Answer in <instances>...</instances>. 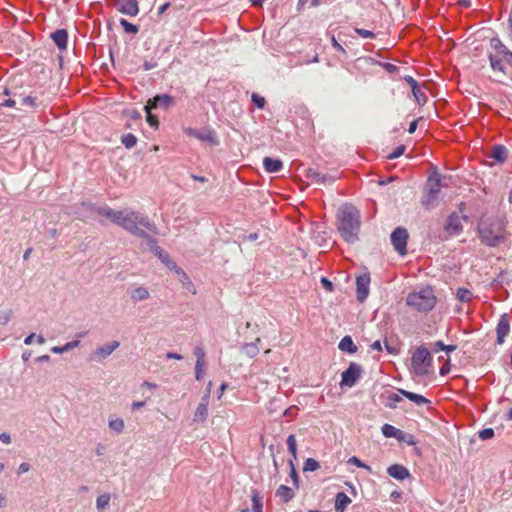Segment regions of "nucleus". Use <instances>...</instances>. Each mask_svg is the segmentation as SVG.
<instances>
[{"label":"nucleus","instance_id":"49","mask_svg":"<svg viewBox=\"0 0 512 512\" xmlns=\"http://www.w3.org/2000/svg\"><path fill=\"white\" fill-rule=\"evenodd\" d=\"M354 31L358 36L362 38L374 39L376 37L374 32L363 28H355Z\"/></svg>","mask_w":512,"mask_h":512},{"label":"nucleus","instance_id":"20","mask_svg":"<svg viewBox=\"0 0 512 512\" xmlns=\"http://www.w3.org/2000/svg\"><path fill=\"white\" fill-rule=\"evenodd\" d=\"M145 240L147 241V244L149 246V249L150 251L158 256V258L163 262V261H168V254L161 248L157 245V240L152 237L150 234L148 235V238H145Z\"/></svg>","mask_w":512,"mask_h":512},{"label":"nucleus","instance_id":"14","mask_svg":"<svg viewBox=\"0 0 512 512\" xmlns=\"http://www.w3.org/2000/svg\"><path fill=\"white\" fill-rule=\"evenodd\" d=\"M306 177L314 183L323 185H331L336 180V176L328 173H321L313 168H309L307 170Z\"/></svg>","mask_w":512,"mask_h":512},{"label":"nucleus","instance_id":"36","mask_svg":"<svg viewBox=\"0 0 512 512\" xmlns=\"http://www.w3.org/2000/svg\"><path fill=\"white\" fill-rule=\"evenodd\" d=\"M457 348L456 345H445L442 341H437L434 343L432 347V351L437 353L439 351H446L447 353H450L452 351H455Z\"/></svg>","mask_w":512,"mask_h":512},{"label":"nucleus","instance_id":"29","mask_svg":"<svg viewBox=\"0 0 512 512\" xmlns=\"http://www.w3.org/2000/svg\"><path fill=\"white\" fill-rule=\"evenodd\" d=\"M260 341V338H256L254 342L243 344L241 348L242 352L246 354L249 358L255 357L259 353L258 343Z\"/></svg>","mask_w":512,"mask_h":512},{"label":"nucleus","instance_id":"60","mask_svg":"<svg viewBox=\"0 0 512 512\" xmlns=\"http://www.w3.org/2000/svg\"><path fill=\"white\" fill-rule=\"evenodd\" d=\"M12 88L13 84H10L9 86H0L1 92L3 96H9L12 97Z\"/></svg>","mask_w":512,"mask_h":512},{"label":"nucleus","instance_id":"24","mask_svg":"<svg viewBox=\"0 0 512 512\" xmlns=\"http://www.w3.org/2000/svg\"><path fill=\"white\" fill-rule=\"evenodd\" d=\"M398 392L402 396L406 397L407 399H409L410 401L415 403L416 405H424V404L430 403V400H428L426 397H424L420 394H416V393H413V392H410V391H407L404 389H398Z\"/></svg>","mask_w":512,"mask_h":512},{"label":"nucleus","instance_id":"23","mask_svg":"<svg viewBox=\"0 0 512 512\" xmlns=\"http://www.w3.org/2000/svg\"><path fill=\"white\" fill-rule=\"evenodd\" d=\"M507 148L504 145L497 144L492 147L490 157L498 163H504L507 158Z\"/></svg>","mask_w":512,"mask_h":512},{"label":"nucleus","instance_id":"22","mask_svg":"<svg viewBox=\"0 0 512 512\" xmlns=\"http://www.w3.org/2000/svg\"><path fill=\"white\" fill-rule=\"evenodd\" d=\"M382 434L387 438H396L397 440H405V433L390 424H384L381 428Z\"/></svg>","mask_w":512,"mask_h":512},{"label":"nucleus","instance_id":"44","mask_svg":"<svg viewBox=\"0 0 512 512\" xmlns=\"http://www.w3.org/2000/svg\"><path fill=\"white\" fill-rule=\"evenodd\" d=\"M320 468V464L317 460L313 459V458H307L306 461L304 462V466H303V470L305 472H308V471H316Z\"/></svg>","mask_w":512,"mask_h":512},{"label":"nucleus","instance_id":"7","mask_svg":"<svg viewBox=\"0 0 512 512\" xmlns=\"http://www.w3.org/2000/svg\"><path fill=\"white\" fill-rule=\"evenodd\" d=\"M363 372V368L360 364L356 362H350L348 368L342 372L340 386L352 388L354 387L358 380L361 378Z\"/></svg>","mask_w":512,"mask_h":512},{"label":"nucleus","instance_id":"3","mask_svg":"<svg viewBox=\"0 0 512 512\" xmlns=\"http://www.w3.org/2000/svg\"><path fill=\"white\" fill-rule=\"evenodd\" d=\"M359 230V210L351 204L343 205L338 211V231L341 237L348 243H354L358 240Z\"/></svg>","mask_w":512,"mask_h":512},{"label":"nucleus","instance_id":"58","mask_svg":"<svg viewBox=\"0 0 512 512\" xmlns=\"http://www.w3.org/2000/svg\"><path fill=\"white\" fill-rule=\"evenodd\" d=\"M321 284L323 285L325 290H327L329 292H332L334 289L333 283L325 277L321 278Z\"/></svg>","mask_w":512,"mask_h":512},{"label":"nucleus","instance_id":"53","mask_svg":"<svg viewBox=\"0 0 512 512\" xmlns=\"http://www.w3.org/2000/svg\"><path fill=\"white\" fill-rule=\"evenodd\" d=\"M406 147L404 145H400L394 149V151L387 156L388 159H396L404 154Z\"/></svg>","mask_w":512,"mask_h":512},{"label":"nucleus","instance_id":"18","mask_svg":"<svg viewBox=\"0 0 512 512\" xmlns=\"http://www.w3.org/2000/svg\"><path fill=\"white\" fill-rule=\"evenodd\" d=\"M387 473L389 476L393 477L397 480H404L408 477H410L409 470L400 464H393L388 467Z\"/></svg>","mask_w":512,"mask_h":512},{"label":"nucleus","instance_id":"37","mask_svg":"<svg viewBox=\"0 0 512 512\" xmlns=\"http://www.w3.org/2000/svg\"><path fill=\"white\" fill-rule=\"evenodd\" d=\"M119 23L123 27L124 31L128 34H136L139 31V27L137 25L130 23L124 18H121Z\"/></svg>","mask_w":512,"mask_h":512},{"label":"nucleus","instance_id":"54","mask_svg":"<svg viewBox=\"0 0 512 512\" xmlns=\"http://www.w3.org/2000/svg\"><path fill=\"white\" fill-rule=\"evenodd\" d=\"M11 315V310L0 311V325H6L10 321Z\"/></svg>","mask_w":512,"mask_h":512},{"label":"nucleus","instance_id":"34","mask_svg":"<svg viewBox=\"0 0 512 512\" xmlns=\"http://www.w3.org/2000/svg\"><path fill=\"white\" fill-rule=\"evenodd\" d=\"M402 400V395L398 393H389L386 396L385 406L390 409H395L397 407V403Z\"/></svg>","mask_w":512,"mask_h":512},{"label":"nucleus","instance_id":"11","mask_svg":"<svg viewBox=\"0 0 512 512\" xmlns=\"http://www.w3.org/2000/svg\"><path fill=\"white\" fill-rule=\"evenodd\" d=\"M120 346V342L117 340H114L110 343H106L97 349H95L90 354V360L95 362H101L105 360L107 357H109L116 349H118Z\"/></svg>","mask_w":512,"mask_h":512},{"label":"nucleus","instance_id":"57","mask_svg":"<svg viewBox=\"0 0 512 512\" xmlns=\"http://www.w3.org/2000/svg\"><path fill=\"white\" fill-rule=\"evenodd\" d=\"M16 105L15 98L10 97L8 99H4L2 102H0V106L13 108Z\"/></svg>","mask_w":512,"mask_h":512},{"label":"nucleus","instance_id":"9","mask_svg":"<svg viewBox=\"0 0 512 512\" xmlns=\"http://www.w3.org/2000/svg\"><path fill=\"white\" fill-rule=\"evenodd\" d=\"M408 232L403 227H397L390 236L391 243L400 255H405L407 252V241H408Z\"/></svg>","mask_w":512,"mask_h":512},{"label":"nucleus","instance_id":"46","mask_svg":"<svg viewBox=\"0 0 512 512\" xmlns=\"http://www.w3.org/2000/svg\"><path fill=\"white\" fill-rule=\"evenodd\" d=\"M289 467H290V474L289 475H290V477L292 479L293 485L296 488H298L299 487V476H298V473L296 471V468H295L293 460L289 461Z\"/></svg>","mask_w":512,"mask_h":512},{"label":"nucleus","instance_id":"35","mask_svg":"<svg viewBox=\"0 0 512 512\" xmlns=\"http://www.w3.org/2000/svg\"><path fill=\"white\" fill-rule=\"evenodd\" d=\"M287 446H288V450L289 452L291 453L292 455V459L291 460H296L297 459V443H296V438L293 434L289 435L287 437Z\"/></svg>","mask_w":512,"mask_h":512},{"label":"nucleus","instance_id":"50","mask_svg":"<svg viewBox=\"0 0 512 512\" xmlns=\"http://www.w3.org/2000/svg\"><path fill=\"white\" fill-rule=\"evenodd\" d=\"M494 430L492 428H485L478 432V436L481 440H488L494 437Z\"/></svg>","mask_w":512,"mask_h":512},{"label":"nucleus","instance_id":"33","mask_svg":"<svg viewBox=\"0 0 512 512\" xmlns=\"http://www.w3.org/2000/svg\"><path fill=\"white\" fill-rule=\"evenodd\" d=\"M251 500L253 512H263L262 496L257 490L252 491Z\"/></svg>","mask_w":512,"mask_h":512},{"label":"nucleus","instance_id":"25","mask_svg":"<svg viewBox=\"0 0 512 512\" xmlns=\"http://www.w3.org/2000/svg\"><path fill=\"white\" fill-rule=\"evenodd\" d=\"M338 348L343 351V352H347L349 354H354L357 352L358 348L357 346L354 344L351 336H344L339 344H338Z\"/></svg>","mask_w":512,"mask_h":512},{"label":"nucleus","instance_id":"42","mask_svg":"<svg viewBox=\"0 0 512 512\" xmlns=\"http://www.w3.org/2000/svg\"><path fill=\"white\" fill-rule=\"evenodd\" d=\"M177 274L180 276L179 280L184 284L186 285V287L188 288L189 291H192L193 293H195V290L192 288H194L192 282L190 281V278L189 276L183 271V269L181 268H177Z\"/></svg>","mask_w":512,"mask_h":512},{"label":"nucleus","instance_id":"56","mask_svg":"<svg viewBox=\"0 0 512 512\" xmlns=\"http://www.w3.org/2000/svg\"><path fill=\"white\" fill-rule=\"evenodd\" d=\"M382 66L390 74H394V73H397L399 71V68L396 65L391 64V63H383Z\"/></svg>","mask_w":512,"mask_h":512},{"label":"nucleus","instance_id":"63","mask_svg":"<svg viewBox=\"0 0 512 512\" xmlns=\"http://www.w3.org/2000/svg\"><path fill=\"white\" fill-rule=\"evenodd\" d=\"M349 463L356 465L357 467L369 468L359 458L353 456L349 459Z\"/></svg>","mask_w":512,"mask_h":512},{"label":"nucleus","instance_id":"19","mask_svg":"<svg viewBox=\"0 0 512 512\" xmlns=\"http://www.w3.org/2000/svg\"><path fill=\"white\" fill-rule=\"evenodd\" d=\"M51 38L59 50L67 48L68 32L66 29H57L51 34Z\"/></svg>","mask_w":512,"mask_h":512},{"label":"nucleus","instance_id":"15","mask_svg":"<svg viewBox=\"0 0 512 512\" xmlns=\"http://www.w3.org/2000/svg\"><path fill=\"white\" fill-rule=\"evenodd\" d=\"M147 104L153 109L163 108L167 110L175 104V101L174 98L168 94H160L154 96L151 100L148 101Z\"/></svg>","mask_w":512,"mask_h":512},{"label":"nucleus","instance_id":"12","mask_svg":"<svg viewBox=\"0 0 512 512\" xmlns=\"http://www.w3.org/2000/svg\"><path fill=\"white\" fill-rule=\"evenodd\" d=\"M113 7L121 14L134 17L139 13L137 0H114Z\"/></svg>","mask_w":512,"mask_h":512},{"label":"nucleus","instance_id":"8","mask_svg":"<svg viewBox=\"0 0 512 512\" xmlns=\"http://www.w3.org/2000/svg\"><path fill=\"white\" fill-rule=\"evenodd\" d=\"M81 205L87 212H90L91 214H97L100 217L108 219L115 224L118 211L113 210L108 205H96L90 202H83Z\"/></svg>","mask_w":512,"mask_h":512},{"label":"nucleus","instance_id":"28","mask_svg":"<svg viewBox=\"0 0 512 512\" xmlns=\"http://www.w3.org/2000/svg\"><path fill=\"white\" fill-rule=\"evenodd\" d=\"M276 496H279L284 503H287L294 498L295 493L292 488L280 485L276 490Z\"/></svg>","mask_w":512,"mask_h":512},{"label":"nucleus","instance_id":"51","mask_svg":"<svg viewBox=\"0 0 512 512\" xmlns=\"http://www.w3.org/2000/svg\"><path fill=\"white\" fill-rule=\"evenodd\" d=\"M193 354L197 358L196 361H199L200 364H204V358L206 354L202 346H196L194 348Z\"/></svg>","mask_w":512,"mask_h":512},{"label":"nucleus","instance_id":"2","mask_svg":"<svg viewBox=\"0 0 512 512\" xmlns=\"http://www.w3.org/2000/svg\"><path fill=\"white\" fill-rule=\"evenodd\" d=\"M115 224L128 233L143 239L148 238L149 233L159 234L157 226L146 214L131 208L119 210Z\"/></svg>","mask_w":512,"mask_h":512},{"label":"nucleus","instance_id":"27","mask_svg":"<svg viewBox=\"0 0 512 512\" xmlns=\"http://www.w3.org/2000/svg\"><path fill=\"white\" fill-rule=\"evenodd\" d=\"M150 296V293L146 287L140 286L135 289H133L130 293V297L133 302H139L144 301L148 299Z\"/></svg>","mask_w":512,"mask_h":512},{"label":"nucleus","instance_id":"43","mask_svg":"<svg viewBox=\"0 0 512 512\" xmlns=\"http://www.w3.org/2000/svg\"><path fill=\"white\" fill-rule=\"evenodd\" d=\"M145 111H146V114H147V117H146V120L147 122L149 123V125L151 127H154V128H157L158 125H159V121H158V118L157 116L153 115L151 113V110L153 109L152 107H149L148 104L145 105L144 107Z\"/></svg>","mask_w":512,"mask_h":512},{"label":"nucleus","instance_id":"5","mask_svg":"<svg viewBox=\"0 0 512 512\" xmlns=\"http://www.w3.org/2000/svg\"><path fill=\"white\" fill-rule=\"evenodd\" d=\"M432 366V356L424 346L418 347L411 358V369L417 376H428Z\"/></svg>","mask_w":512,"mask_h":512},{"label":"nucleus","instance_id":"62","mask_svg":"<svg viewBox=\"0 0 512 512\" xmlns=\"http://www.w3.org/2000/svg\"><path fill=\"white\" fill-rule=\"evenodd\" d=\"M331 44L337 51L346 54V50L338 43L334 36L331 38Z\"/></svg>","mask_w":512,"mask_h":512},{"label":"nucleus","instance_id":"1","mask_svg":"<svg viewBox=\"0 0 512 512\" xmlns=\"http://www.w3.org/2000/svg\"><path fill=\"white\" fill-rule=\"evenodd\" d=\"M476 232L484 246L498 247L507 239V220L500 215H483L478 221Z\"/></svg>","mask_w":512,"mask_h":512},{"label":"nucleus","instance_id":"16","mask_svg":"<svg viewBox=\"0 0 512 512\" xmlns=\"http://www.w3.org/2000/svg\"><path fill=\"white\" fill-rule=\"evenodd\" d=\"M510 331V321L507 314H503L497 324L496 333H497V343L503 344L505 337L509 334Z\"/></svg>","mask_w":512,"mask_h":512},{"label":"nucleus","instance_id":"61","mask_svg":"<svg viewBox=\"0 0 512 512\" xmlns=\"http://www.w3.org/2000/svg\"><path fill=\"white\" fill-rule=\"evenodd\" d=\"M405 81L410 85L411 90H415L418 87V82L412 76H405Z\"/></svg>","mask_w":512,"mask_h":512},{"label":"nucleus","instance_id":"40","mask_svg":"<svg viewBox=\"0 0 512 512\" xmlns=\"http://www.w3.org/2000/svg\"><path fill=\"white\" fill-rule=\"evenodd\" d=\"M108 425H109V428L111 430L115 431L116 433H122L124 430V426H125L124 421L121 418L110 419Z\"/></svg>","mask_w":512,"mask_h":512},{"label":"nucleus","instance_id":"31","mask_svg":"<svg viewBox=\"0 0 512 512\" xmlns=\"http://www.w3.org/2000/svg\"><path fill=\"white\" fill-rule=\"evenodd\" d=\"M79 345H80V341L79 340H73V341L67 342L63 346H54V347H52L51 351L53 353H56V354H61V353L70 351V350L74 349L75 347H78Z\"/></svg>","mask_w":512,"mask_h":512},{"label":"nucleus","instance_id":"64","mask_svg":"<svg viewBox=\"0 0 512 512\" xmlns=\"http://www.w3.org/2000/svg\"><path fill=\"white\" fill-rule=\"evenodd\" d=\"M0 441L3 444H10L11 443V436H10V434L7 433V432L0 433Z\"/></svg>","mask_w":512,"mask_h":512},{"label":"nucleus","instance_id":"21","mask_svg":"<svg viewBox=\"0 0 512 512\" xmlns=\"http://www.w3.org/2000/svg\"><path fill=\"white\" fill-rule=\"evenodd\" d=\"M263 166L268 173H278L283 168V162L277 158L265 157L263 159Z\"/></svg>","mask_w":512,"mask_h":512},{"label":"nucleus","instance_id":"17","mask_svg":"<svg viewBox=\"0 0 512 512\" xmlns=\"http://www.w3.org/2000/svg\"><path fill=\"white\" fill-rule=\"evenodd\" d=\"M208 399L209 396L205 395L202 397L201 402L197 406L195 413H194V422L203 423L206 421L208 416Z\"/></svg>","mask_w":512,"mask_h":512},{"label":"nucleus","instance_id":"30","mask_svg":"<svg viewBox=\"0 0 512 512\" xmlns=\"http://www.w3.org/2000/svg\"><path fill=\"white\" fill-rule=\"evenodd\" d=\"M490 45L502 57H504L510 51L498 37L492 38L490 40Z\"/></svg>","mask_w":512,"mask_h":512},{"label":"nucleus","instance_id":"6","mask_svg":"<svg viewBox=\"0 0 512 512\" xmlns=\"http://www.w3.org/2000/svg\"><path fill=\"white\" fill-rule=\"evenodd\" d=\"M441 187V176L435 175L428 179V188L423 196L421 203L427 209L431 210L438 206L439 204V194Z\"/></svg>","mask_w":512,"mask_h":512},{"label":"nucleus","instance_id":"52","mask_svg":"<svg viewBox=\"0 0 512 512\" xmlns=\"http://www.w3.org/2000/svg\"><path fill=\"white\" fill-rule=\"evenodd\" d=\"M22 105L34 108L37 106V98L31 95H24V97L22 98Z\"/></svg>","mask_w":512,"mask_h":512},{"label":"nucleus","instance_id":"47","mask_svg":"<svg viewBox=\"0 0 512 512\" xmlns=\"http://www.w3.org/2000/svg\"><path fill=\"white\" fill-rule=\"evenodd\" d=\"M196 139H199L201 141L213 142L214 133L210 130H202L198 132V136Z\"/></svg>","mask_w":512,"mask_h":512},{"label":"nucleus","instance_id":"45","mask_svg":"<svg viewBox=\"0 0 512 512\" xmlns=\"http://www.w3.org/2000/svg\"><path fill=\"white\" fill-rule=\"evenodd\" d=\"M412 94L419 105H424L427 102V96L419 86L416 87L415 90H412Z\"/></svg>","mask_w":512,"mask_h":512},{"label":"nucleus","instance_id":"38","mask_svg":"<svg viewBox=\"0 0 512 512\" xmlns=\"http://www.w3.org/2000/svg\"><path fill=\"white\" fill-rule=\"evenodd\" d=\"M456 297L460 302L468 303L472 299V292L466 288H459Z\"/></svg>","mask_w":512,"mask_h":512},{"label":"nucleus","instance_id":"26","mask_svg":"<svg viewBox=\"0 0 512 512\" xmlns=\"http://www.w3.org/2000/svg\"><path fill=\"white\" fill-rule=\"evenodd\" d=\"M350 503L351 499L344 492H338L336 494L335 510L337 512H343Z\"/></svg>","mask_w":512,"mask_h":512},{"label":"nucleus","instance_id":"55","mask_svg":"<svg viewBox=\"0 0 512 512\" xmlns=\"http://www.w3.org/2000/svg\"><path fill=\"white\" fill-rule=\"evenodd\" d=\"M203 366H204V364H200L199 361H196V364H195V378L198 381L202 379Z\"/></svg>","mask_w":512,"mask_h":512},{"label":"nucleus","instance_id":"59","mask_svg":"<svg viewBox=\"0 0 512 512\" xmlns=\"http://www.w3.org/2000/svg\"><path fill=\"white\" fill-rule=\"evenodd\" d=\"M30 468H31V466L29 463L23 462L19 465L17 474L18 475L24 474V473L28 472L30 470Z\"/></svg>","mask_w":512,"mask_h":512},{"label":"nucleus","instance_id":"48","mask_svg":"<svg viewBox=\"0 0 512 512\" xmlns=\"http://www.w3.org/2000/svg\"><path fill=\"white\" fill-rule=\"evenodd\" d=\"M251 101L259 109H263L265 107V104H266L265 98L262 97L261 95L257 94V93H252Z\"/></svg>","mask_w":512,"mask_h":512},{"label":"nucleus","instance_id":"32","mask_svg":"<svg viewBox=\"0 0 512 512\" xmlns=\"http://www.w3.org/2000/svg\"><path fill=\"white\" fill-rule=\"evenodd\" d=\"M111 496L109 493L101 494L96 499V508L98 511H104L109 507Z\"/></svg>","mask_w":512,"mask_h":512},{"label":"nucleus","instance_id":"13","mask_svg":"<svg viewBox=\"0 0 512 512\" xmlns=\"http://www.w3.org/2000/svg\"><path fill=\"white\" fill-rule=\"evenodd\" d=\"M370 275L364 273L356 278V297L359 302H364L369 295Z\"/></svg>","mask_w":512,"mask_h":512},{"label":"nucleus","instance_id":"4","mask_svg":"<svg viewBox=\"0 0 512 512\" xmlns=\"http://www.w3.org/2000/svg\"><path fill=\"white\" fill-rule=\"evenodd\" d=\"M407 305L420 312L432 310L436 304V298L431 288L422 289L418 292H411L407 296Z\"/></svg>","mask_w":512,"mask_h":512},{"label":"nucleus","instance_id":"41","mask_svg":"<svg viewBox=\"0 0 512 512\" xmlns=\"http://www.w3.org/2000/svg\"><path fill=\"white\" fill-rule=\"evenodd\" d=\"M490 61V66L494 71H500L502 73H505L504 66L502 65L501 59L497 58L496 56L489 54L488 56Z\"/></svg>","mask_w":512,"mask_h":512},{"label":"nucleus","instance_id":"39","mask_svg":"<svg viewBox=\"0 0 512 512\" xmlns=\"http://www.w3.org/2000/svg\"><path fill=\"white\" fill-rule=\"evenodd\" d=\"M121 142L127 149H131L136 145L137 138L134 134L128 133L121 137Z\"/></svg>","mask_w":512,"mask_h":512},{"label":"nucleus","instance_id":"10","mask_svg":"<svg viewBox=\"0 0 512 512\" xmlns=\"http://www.w3.org/2000/svg\"><path fill=\"white\" fill-rule=\"evenodd\" d=\"M462 220L468 221V216H460L456 212L451 213L444 225V230L450 235H459L463 231Z\"/></svg>","mask_w":512,"mask_h":512}]
</instances>
